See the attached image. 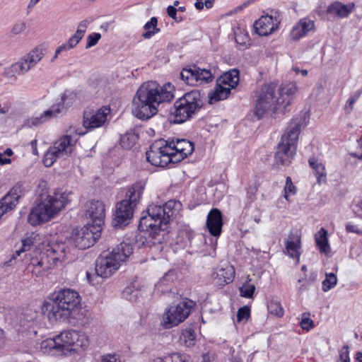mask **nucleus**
Returning <instances> with one entry per match:
<instances>
[{
    "mask_svg": "<svg viewBox=\"0 0 362 362\" xmlns=\"http://www.w3.org/2000/svg\"><path fill=\"white\" fill-rule=\"evenodd\" d=\"M133 113L137 118L142 120L148 119L158 112V107L153 103L146 102L136 96L133 100Z\"/></svg>",
    "mask_w": 362,
    "mask_h": 362,
    "instance_id": "nucleus-19",
    "label": "nucleus"
},
{
    "mask_svg": "<svg viewBox=\"0 0 362 362\" xmlns=\"http://www.w3.org/2000/svg\"><path fill=\"white\" fill-rule=\"evenodd\" d=\"M21 192V186L16 185L0 200V218L5 213L13 210L16 207Z\"/></svg>",
    "mask_w": 362,
    "mask_h": 362,
    "instance_id": "nucleus-21",
    "label": "nucleus"
},
{
    "mask_svg": "<svg viewBox=\"0 0 362 362\" xmlns=\"http://www.w3.org/2000/svg\"><path fill=\"white\" fill-rule=\"evenodd\" d=\"M45 49L42 46H39L21 58L25 67L28 66V71L34 67L44 57Z\"/></svg>",
    "mask_w": 362,
    "mask_h": 362,
    "instance_id": "nucleus-29",
    "label": "nucleus"
},
{
    "mask_svg": "<svg viewBox=\"0 0 362 362\" xmlns=\"http://www.w3.org/2000/svg\"><path fill=\"white\" fill-rule=\"evenodd\" d=\"M59 158V156L56 154L53 151H51V148H49L44 156L43 163L46 167H50L53 165L56 160Z\"/></svg>",
    "mask_w": 362,
    "mask_h": 362,
    "instance_id": "nucleus-45",
    "label": "nucleus"
},
{
    "mask_svg": "<svg viewBox=\"0 0 362 362\" xmlns=\"http://www.w3.org/2000/svg\"><path fill=\"white\" fill-rule=\"evenodd\" d=\"M33 246V240L31 237H28L22 240V248L16 250L13 258L16 259L18 256H20L22 252L28 251Z\"/></svg>",
    "mask_w": 362,
    "mask_h": 362,
    "instance_id": "nucleus-48",
    "label": "nucleus"
},
{
    "mask_svg": "<svg viewBox=\"0 0 362 362\" xmlns=\"http://www.w3.org/2000/svg\"><path fill=\"white\" fill-rule=\"evenodd\" d=\"M251 279L247 276L246 281L240 287V296L246 298H253V295L255 291V286L250 284Z\"/></svg>",
    "mask_w": 362,
    "mask_h": 362,
    "instance_id": "nucleus-39",
    "label": "nucleus"
},
{
    "mask_svg": "<svg viewBox=\"0 0 362 362\" xmlns=\"http://www.w3.org/2000/svg\"><path fill=\"white\" fill-rule=\"evenodd\" d=\"M231 88L221 84L216 81L215 90L209 94V103L213 104L219 100L226 99L230 93Z\"/></svg>",
    "mask_w": 362,
    "mask_h": 362,
    "instance_id": "nucleus-32",
    "label": "nucleus"
},
{
    "mask_svg": "<svg viewBox=\"0 0 362 362\" xmlns=\"http://www.w3.org/2000/svg\"><path fill=\"white\" fill-rule=\"evenodd\" d=\"M355 102L354 100L349 98L346 101V105L344 106V111L346 114H350L354 108V105Z\"/></svg>",
    "mask_w": 362,
    "mask_h": 362,
    "instance_id": "nucleus-63",
    "label": "nucleus"
},
{
    "mask_svg": "<svg viewBox=\"0 0 362 362\" xmlns=\"http://www.w3.org/2000/svg\"><path fill=\"white\" fill-rule=\"evenodd\" d=\"M59 158V156L56 154L53 151H51V148H49L44 156L43 163L46 167H50L53 165L56 160Z\"/></svg>",
    "mask_w": 362,
    "mask_h": 362,
    "instance_id": "nucleus-46",
    "label": "nucleus"
},
{
    "mask_svg": "<svg viewBox=\"0 0 362 362\" xmlns=\"http://www.w3.org/2000/svg\"><path fill=\"white\" fill-rule=\"evenodd\" d=\"M235 42L242 46H248L250 45V38L247 34L242 33L240 32L239 33H235Z\"/></svg>",
    "mask_w": 362,
    "mask_h": 362,
    "instance_id": "nucleus-53",
    "label": "nucleus"
},
{
    "mask_svg": "<svg viewBox=\"0 0 362 362\" xmlns=\"http://www.w3.org/2000/svg\"><path fill=\"white\" fill-rule=\"evenodd\" d=\"M35 253L36 255L39 253L40 255L34 256L31 253L26 254L25 255H28L30 257L28 270L30 271L37 276H42L46 271L55 266L57 262H62L60 257L50 255V252H47V253H42L35 251Z\"/></svg>",
    "mask_w": 362,
    "mask_h": 362,
    "instance_id": "nucleus-11",
    "label": "nucleus"
},
{
    "mask_svg": "<svg viewBox=\"0 0 362 362\" xmlns=\"http://www.w3.org/2000/svg\"><path fill=\"white\" fill-rule=\"evenodd\" d=\"M88 23H89V22L87 20H83V21H81L80 23L78 24L77 30L75 33L76 34H78V35H80L81 37H83V36L86 32V29H87Z\"/></svg>",
    "mask_w": 362,
    "mask_h": 362,
    "instance_id": "nucleus-58",
    "label": "nucleus"
},
{
    "mask_svg": "<svg viewBox=\"0 0 362 362\" xmlns=\"http://www.w3.org/2000/svg\"><path fill=\"white\" fill-rule=\"evenodd\" d=\"M110 108L103 107L96 112L85 111L83 112V125L87 129H93L105 124Z\"/></svg>",
    "mask_w": 362,
    "mask_h": 362,
    "instance_id": "nucleus-18",
    "label": "nucleus"
},
{
    "mask_svg": "<svg viewBox=\"0 0 362 362\" xmlns=\"http://www.w3.org/2000/svg\"><path fill=\"white\" fill-rule=\"evenodd\" d=\"M299 124H295L288 128L287 132L282 136L277 146L274 155V165L277 168L287 166L291 163L296 151V144L300 134Z\"/></svg>",
    "mask_w": 362,
    "mask_h": 362,
    "instance_id": "nucleus-7",
    "label": "nucleus"
},
{
    "mask_svg": "<svg viewBox=\"0 0 362 362\" xmlns=\"http://www.w3.org/2000/svg\"><path fill=\"white\" fill-rule=\"evenodd\" d=\"M306 315L307 313L303 314L302 320L300 322V325L303 329L309 331L314 327V322L313 320ZM308 315H309V314H308Z\"/></svg>",
    "mask_w": 362,
    "mask_h": 362,
    "instance_id": "nucleus-52",
    "label": "nucleus"
},
{
    "mask_svg": "<svg viewBox=\"0 0 362 362\" xmlns=\"http://www.w3.org/2000/svg\"><path fill=\"white\" fill-rule=\"evenodd\" d=\"M268 15H269V18H270L271 20L272 21H274V24H276L279 26V25L280 24L281 21V15H280L279 12L276 10H272L270 11V13Z\"/></svg>",
    "mask_w": 362,
    "mask_h": 362,
    "instance_id": "nucleus-59",
    "label": "nucleus"
},
{
    "mask_svg": "<svg viewBox=\"0 0 362 362\" xmlns=\"http://www.w3.org/2000/svg\"><path fill=\"white\" fill-rule=\"evenodd\" d=\"M195 334L192 329H186L182 332L180 337V342L185 346L189 347L194 344Z\"/></svg>",
    "mask_w": 362,
    "mask_h": 362,
    "instance_id": "nucleus-38",
    "label": "nucleus"
},
{
    "mask_svg": "<svg viewBox=\"0 0 362 362\" xmlns=\"http://www.w3.org/2000/svg\"><path fill=\"white\" fill-rule=\"evenodd\" d=\"M41 349L44 352L56 350L59 352V344L57 340V335L54 338H48L41 343Z\"/></svg>",
    "mask_w": 362,
    "mask_h": 362,
    "instance_id": "nucleus-41",
    "label": "nucleus"
},
{
    "mask_svg": "<svg viewBox=\"0 0 362 362\" xmlns=\"http://www.w3.org/2000/svg\"><path fill=\"white\" fill-rule=\"evenodd\" d=\"M67 202V194L64 192L47 195L32 209L28 218V222L32 226H37L49 221L65 207Z\"/></svg>",
    "mask_w": 362,
    "mask_h": 362,
    "instance_id": "nucleus-5",
    "label": "nucleus"
},
{
    "mask_svg": "<svg viewBox=\"0 0 362 362\" xmlns=\"http://www.w3.org/2000/svg\"><path fill=\"white\" fill-rule=\"evenodd\" d=\"M28 71V66L25 67L20 59L17 62L13 64L5 69V76L8 78L16 81L17 75H23Z\"/></svg>",
    "mask_w": 362,
    "mask_h": 362,
    "instance_id": "nucleus-33",
    "label": "nucleus"
},
{
    "mask_svg": "<svg viewBox=\"0 0 362 362\" xmlns=\"http://www.w3.org/2000/svg\"><path fill=\"white\" fill-rule=\"evenodd\" d=\"M169 151H172L171 144L168 141H157L146 151V160L153 165L165 167L171 160Z\"/></svg>",
    "mask_w": 362,
    "mask_h": 362,
    "instance_id": "nucleus-12",
    "label": "nucleus"
},
{
    "mask_svg": "<svg viewBox=\"0 0 362 362\" xmlns=\"http://www.w3.org/2000/svg\"><path fill=\"white\" fill-rule=\"evenodd\" d=\"M139 294V291L137 289H134L132 286L126 287L122 291L123 297L129 301L136 300Z\"/></svg>",
    "mask_w": 362,
    "mask_h": 362,
    "instance_id": "nucleus-44",
    "label": "nucleus"
},
{
    "mask_svg": "<svg viewBox=\"0 0 362 362\" xmlns=\"http://www.w3.org/2000/svg\"><path fill=\"white\" fill-rule=\"evenodd\" d=\"M132 252L133 245L124 242L117 245L111 252H103L96 259V274L103 278L110 277Z\"/></svg>",
    "mask_w": 362,
    "mask_h": 362,
    "instance_id": "nucleus-4",
    "label": "nucleus"
},
{
    "mask_svg": "<svg viewBox=\"0 0 362 362\" xmlns=\"http://www.w3.org/2000/svg\"><path fill=\"white\" fill-rule=\"evenodd\" d=\"M134 208L127 202L122 200L116 204L115 212L112 225L115 228H122L129 224L133 217Z\"/></svg>",
    "mask_w": 362,
    "mask_h": 362,
    "instance_id": "nucleus-17",
    "label": "nucleus"
},
{
    "mask_svg": "<svg viewBox=\"0 0 362 362\" xmlns=\"http://www.w3.org/2000/svg\"><path fill=\"white\" fill-rule=\"evenodd\" d=\"M315 26L313 21L307 18H302L293 28L290 35L293 40L297 41L307 35L309 32L315 30Z\"/></svg>",
    "mask_w": 362,
    "mask_h": 362,
    "instance_id": "nucleus-23",
    "label": "nucleus"
},
{
    "mask_svg": "<svg viewBox=\"0 0 362 362\" xmlns=\"http://www.w3.org/2000/svg\"><path fill=\"white\" fill-rule=\"evenodd\" d=\"M300 243V235L298 233L291 232L286 240V250L290 257L299 259Z\"/></svg>",
    "mask_w": 362,
    "mask_h": 362,
    "instance_id": "nucleus-28",
    "label": "nucleus"
},
{
    "mask_svg": "<svg viewBox=\"0 0 362 362\" xmlns=\"http://www.w3.org/2000/svg\"><path fill=\"white\" fill-rule=\"evenodd\" d=\"M27 28V24L23 21H18L16 23L11 29V35H17L23 33Z\"/></svg>",
    "mask_w": 362,
    "mask_h": 362,
    "instance_id": "nucleus-50",
    "label": "nucleus"
},
{
    "mask_svg": "<svg viewBox=\"0 0 362 362\" xmlns=\"http://www.w3.org/2000/svg\"><path fill=\"white\" fill-rule=\"evenodd\" d=\"M78 293L70 288L55 291L52 298L45 301L42 310L49 321L65 320L80 304Z\"/></svg>",
    "mask_w": 362,
    "mask_h": 362,
    "instance_id": "nucleus-3",
    "label": "nucleus"
},
{
    "mask_svg": "<svg viewBox=\"0 0 362 362\" xmlns=\"http://www.w3.org/2000/svg\"><path fill=\"white\" fill-rule=\"evenodd\" d=\"M170 158H171L170 163H176L181 160H182L186 157H184V155L182 153H179L172 148V151H169Z\"/></svg>",
    "mask_w": 362,
    "mask_h": 362,
    "instance_id": "nucleus-57",
    "label": "nucleus"
},
{
    "mask_svg": "<svg viewBox=\"0 0 362 362\" xmlns=\"http://www.w3.org/2000/svg\"><path fill=\"white\" fill-rule=\"evenodd\" d=\"M268 312L276 317H281L284 315V309L277 300H272L267 305Z\"/></svg>",
    "mask_w": 362,
    "mask_h": 362,
    "instance_id": "nucleus-42",
    "label": "nucleus"
},
{
    "mask_svg": "<svg viewBox=\"0 0 362 362\" xmlns=\"http://www.w3.org/2000/svg\"><path fill=\"white\" fill-rule=\"evenodd\" d=\"M346 230L348 233H354L358 235L362 234V231L359 230L356 226L350 223L346 224Z\"/></svg>",
    "mask_w": 362,
    "mask_h": 362,
    "instance_id": "nucleus-61",
    "label": "nucleus"
},
{
    "mask_svg": "<svg viewBox=\"0 0 362 362\" xmlns=\"http://www.w3.org/2000/svg\"><path fill=\"white\" fill-rule=\"evenodd\" d=\"M158 25V19L156 17H152L149 21L146 23L144 26V29L146 30L145 33L142 34V37L144 39H150L156 33H158L160 30L157 27Z\"/></svg>",
    "mask_w": 362,
    "mask_h": 362,
    "instance_id": "nucleus-36",
    "label": "nucleus"
},
{
    "mask_svg": "<svg viewBox=\"0 0 362 362\" xmlns=\"http://www.w3.org/2000/svg\"><path fill=\"white\" fill-rule=\"evenodd\" d=\"M250 316V309L248 306L245 305L238 309L237 313V321L242 322L244 320H247Z\"/></svg>",
    "mask_w": 362,
    "mask_h": 362,
    "instance_id": "nucleus-51",
    "label": "nucleus"
},
{
    "mask_svg": "<svg viewBox=\"0 0 362 362\" xmlns=\"http://www.w3.org/2000/svg\"><path fill=\"white\" fill-rule=\"evenodd\" d=\"M177 10L174 6H168L167 8V13L168 16L172 18H175V16L177 15Z\"/></svg>",
    "mask_w": 362,
    "mask_h": 362,
    "instance_id": "nucleus-64",
    "label": "nucleus"
},
{
    "mask_svg": "<svg viewBox=\"0 0 362 362\" xmlns=\"http://www.w3.org/2000/svg\"><path fill=\"white\" fill-rule=\"evenodd\" d=\"M180 78L187 85L198 86L212 81L214 76L210 69H201L193 65L183 68L180 72Z\"/></svg>",
    "mask_w": 362,
    "mask_h": 362,
    "instance_id": "nucleus-14",
    "label": "nucleus"
},
{
    "mask_svg": "<svg viewBox=\"0 0 362 362\" xmlns=\"http://www.w3.org/2000/svg\"><path fill=\"white\" fill-rule=\"evenodd\" d=\"M139 136L132 132H127L120 138V144L124 148H131L138 141Z\"/></svg>",
    "mask_w": 362,
    "mask_h": 362,
    "instance_id": "nucleus-37",
    "label": "nucleus"
},
{
    "mask_svg": "<svg viewBox=\"0 0 362 362\" xmlns=\"http://www.w3.org/2000/svg\"><path fill=\"white\" fill-rule=\"evenodd\" d=\"M355 4L349 3L344 4L343 3L336 1L330 4L327 8V13L338 18H347L354 11Z\"/></svg>",
    "mask_w": 362,
    "mask_h": 362,
    "instance_id": "nucleus-24",
    "label": "nucleus"
},
{
    "mask_svg": "<svg viewBox=\"0 0 362 362\" xmlns=\"http://www.w3.org/2000/svg\"><path fill=\"white\" fill-rule=\"evenodd\" d=\"M101 38L100 33L90 34L87 36V44L86 46V49H89L95 46Z\"/></svg>",
    "mask_w": 362,
    "mask_h": 362,
    "instance_id": "nucleus-54",
    "label": "nucleus"
},
{
    "mask_svg": "<svg viewBox=\"0 0 362 362\" xmlns=\"http://www.w3.org/2000/svg\"><path fill=\"white\" fill-rule=\"evenodd\" d=\"M253 27L259 36H267L279 28V26L269 18V15L261 16L254 23Z\"/></svg>",
    "mask_w": 362,
    "mask_h": 362,
    "instance_id": "nucleus-25",
    "label": "nucleus"
},
{
    "mask_svg": "<svg viewBox=\"0 0 362 362\" xmlns=\"http://www.w3.org/2000/svg\"><path fill=\"white\" fill-rule=\"evenodd\" d=\"M277 84L271 83L264 85L256 101L254 115L257 119H262L266 112L272 108L275 114L284 115L290 105L292 95L296 90L294 84H286L277 88Z\"/></svg>",
    "mask_w": 362,
    "mask_h": 362,
    "instance_id": "nucleus-2",
    "label": "nucleus"
},
{
    "mask_svg": "<svg viewBox=\"0 0 362 362\" xmlns=\"http://www.w3.org/2000/svg\"><path fill=\"white\" fill-rule=\"evenodd\" d=\"M102 362H121L117 354H106L102 356Z\"/></svg>",
    "mask_w": 362,
    "mask_h": 362,
    "instance_id": "nucleus-60",
    "label": "nucleus"
},
{
    "mask_svg": "<svg viewBox=\"0 0 362 362\" xmlns=\"http://www.w3.org/2000/svg\"><path fill=\"white\" fill-rule=\"evenodd\" d=\"M85 215L90 220V225L95 226V228L102 230L105 218V204L100 200H90L85 206Z\"/></svg>",
    "mask_w": 362,
    "mask_h": 362,
    "instance_id": "nucleus-15",
    "label": "nucleus"
},
{
    "mask_svg": "<svg viewBox=\"0 0 362 362\" xmlns=\"http://www.w3.org/2000/svg\"><path fill=\"white\" fill-rule=\"evenodd\" d=\"M76 142V140H74L71 135H64L57 140L49 148L60 158H65L71 154L73 146Z\"/></svg>",
    "mask_w": 362,
    "mask_h": 362,
    "instance_id": "nucleus-20",
    "label": "nucleus"
},
{
    "mask_svg": "<svg viewBox=\"0 0 362 362\" xmlns=\"http://www.w3.org/2000/svg\"><path fill=\"white\" fill-rule=\"evenodd\" d=\"M173 88L170 83L160 86L155 81H148L139 87L135 96L158 107L160 103L169 102L174 98Z\"/></svg>",
    "mask_w": 362,
    "mask_h": 362,
    "instance_id": "nucleus-8",
    "label": "nucleus"
},
{
    "mask_svg": "<svg viewBox=\"0 0 362 362\" xmlns=\"http://www.w3.org/2000/svg\"><path fill=\"white\" fill-rule=\"evenodd\" d=\"M95 226L87 223L80 230L76 229L72 234L71 240L79 250H86L93 246L100 237L102 230L95 228Z\"/></svg>",
    "mask_w": 362,
    "mask_h": 362,
    "instance_id": "nucleus-13",
    "label": "nucleus"
},
{
    "mask_svg": "<svg viewBox=\"0 0 362 362\" xmlns=\"http://www.w3.org/2000/svg\"><path fill=\"white\" fill-rule=\"evenodd\" d=\"M349 346H344L339 353V361L341 362H350Z\"/></svg>",
    "mask_w": 362,
    "mask_h": 362,
    "instance_id": "nucleus-55",
    "label": "nucleus"
},
{
    "mask_svg": "<svg viewBox=\"0 0 362 362\" xmlns=\"http://www.w3.org/2000/svg\"><path fill=\"white\" fill-rule=\"evenodd\" d=\"M59 344V353L68 355L78 353L81 349L84 350L89 345L86 334L76 330H66L57 335Z\"/></svg>",
    "mask_w": 362,
    "mask_h": 362,
    "instance_id": "nucleus-9",
    "label": "nucleus"
},
{
    "mask_svg": "<svg viewBox=\"0 0 362 362\" xmlns=\"http://www.w3.org/2000/svg\"><path fill=\"white\" fill-rule=\"evenodd\" d=\"M316 245L321 253L327 254L330 251L328 243L327 231L322 228L315 235Z\"/></svg>",
    "mask_w": 362,
    "mask_h": 362,
    "instance_id": "nucleus-34",
    "label": "nucleus"
},
{
    "mask_svg": "<svg viewBox=\"0 0 362 362\" xmlns=\"http://www.w3.org/2000/svg\"><path fill=\"white\" fill-rule=\"evenodd\" d=\"M145 185L141 182H137L133 184L126 192L124 201H127L128 203L134 208L140 202L141 196L144 191Z\"/></svg>",
    "mask_w": 362,
    "mask_h": 362,
    "instance_id": "nucleus-27",
    "label": "nucleus"
},
{
    "mask_svg": "<svg viewBox=\"0 0 362 362\" xmlns=\"http://www.w3.org/2000/svg\"><path fill=\"white\" fill-rule=\"evenodd\" d=\"M308 163L310 166L314 170L317 182L321 184L322 181H325L327 173L325 165L322 163L319 162L315 157L310 158Z\"/></svg>",
    "mask_w": 362,
    "mask_h": 362,
    "instance_id": "nucleus-35",
    "label": "nucleus"
},
{
    "mask_svg": "<svg viewBox=\"0 0 362 362\" xmlns=\"http://www.w3.org/2000/svg\"><path fill=\"white\" fill-rule=\"evenodd\" d=\"M235 277V269L230 264H226L225 267L218 268L214 277L217 285L221 288L233 282Z\"/></svg>",
    "mask_w": 362,
    "mask_h": 362,
    "instance_id": "nucleus-26",
    "label": "nucleus"
},
{
    "mask_svg": "<svg viewBox=\"0 0 362 362\" xmlns=\"http://www.w3.org/2000/svg\"><path fill=\"white\" fill-rule=\"evenodd\" d=\"M204 105L203 96L198 90L185 93L174 102L170 110L173 122L182 124L194 117Z\"/></svg>",
    "mask_w": 362,
    "mask_h": 362,
    "instance_id": "nucleus-6",
    "label": "nucleus"
},
{
    "mask_svg": "<svg viewBox=\"0 0 362 362\" xmlns=\"http://www.w3.org/2000/svg\"><path fill=\"white\" fill-rule=\"evenodd\" d=\"M66 250V246L65 243H54L49 246V248L47 249V252H50V255H53L54 256L60 257V259L63 261L65 257V252Z\"/></svg>",
    "mask_w": 362,
    "mask_h": 362,
    "instance_id": "nucleus-40",
    "label": "nucleus"
},
{
    "mask_svg": "<svg viewBox=\"0 0 362 362\" xmlns=\"http://www.w3.org/2000/svg\"><path fill=\"white\" fill-rule=\"evenodd\" d=\"M337 283V276L334 273L326 274L325 279L322 281V290L325 292L334 288Z\"/></svg>",
    "mask_w": 362,
    "mask_h": 362,
    "instance_id": "nucleus-43",
    "label": "nucleus"
},
{
    "mask_svg": "<svg viewBox=\"0 0 362 362\" xmlns=\"http://www.w3.org/2000/svg\"><path fill=\"white\" fill-rule=\"evenodd\" d=\"M194 305L193 300H187L170 306L163 315V327L170 329L178 325L189 316Z\"/></svg>",
    "mask_w": 362,
    "mask_h": 362,
    "instance_id": "nucleus-10",
    "label": "nucleus"
},
{
    "mask_svg": "<svg viewBox=\"0 0 362 362\" xmlns=\"http://www.w3.org/2000/svg\"><path fill=\"white\" fill-rule=\"evenodd\" d=\"M358 144L360 148L361 152L351 153L350 155L353 158H357L362 160V136L358 140Z\"/></svg>",
    "mask_w": 362,
    "mask_h": 362,
    "instance_id": "nucleus-62",
    "label": "nucleus"
},
{
    "mask_svg": "<svg viewBox=\"0 0 362 362\" xmlns=\"http://www.w3.org/2000/svg\"><path fill=\"white\" fill-rule=\"evenodd\" d=\"M223 216L221 211L216 208L212 209L208 214L206 227L210 234L218 237L222 232Z\"/></svg>",
    "mask_w": 362,
    "mask_h": 362,
    "instance_id": "nucleus-22",
    "label": "nucleus"
},
{
    "mask_svg": "<svg viewBox=\"0 0 362 362\" xmlns=\"http://www.w3.org/2000/svg\"><path fill=\"white\" fill-rule=\"evenodd\" d=\"M82 39L83 37H81L80 35L75 33L72 36H71L69 38L66 43L71 49H74Z\"/></svg>",
    "mask_w": 362,
    "mask_h": 362,
    "instance_id": "nucleus-56",
    "label": "nucleus"
},
{
    "mask_svg": "<svg viewBox=\"0 0 362 362\" xmlns=\"http://www.w3.org/2000/svg\"><path fill=\"white\" fill-rule=\"evenodd\" d=\"M67 98L68 96L66 94H63L59 102L52 105L47 110L45 111L39 116L32 117L31 118L27 119L25 125L28 126V127L39 126L44 124L50 119L57 117L59 114L63 112L66 109L65 103Z\"/></svg>",
    "mask_w": 362,
    "mask_h": 362,
    "instance_id": "nucleus-16",
    "label": "nucleus"
},
{
    "mask_svg": "<svg viewBox=\"0 0 362 362\" xmlns=\"http://www.w3.org/2000/svg\"><path fill=\"white\" fill-rule=\"evenodd\" d=\"M168 144H171V148L179 153H182L184 157L191 155L194 150V144L185 139H177L176 141L173 140L170 142L168 141Z\"/></svg>",
    "mask_w": 362,
    "mask_h": 362,
    "instance_id": "nucleus-30",
    "label": "nucleus"
},
{
    "mask_svg": "<svg viewBox=\"0 0 362 362\" xmlns=\"http://www.w3.org/2000/svg\"><path fill=\"white\" fill-rule=\"evenodd\" d=\"M221 84L228 86L227 87L235 88L240 81V72L237 69H232L223 74L216 80Z\"/></svg>",
    "mask_w": 362,
    "mask_h": 362,
    "instance_id": "nucleus-31",
    "label": "nucleus"
},
{
    "mask_svg": "<svg viewBox=\"0 0 362 362\" xmlns=\"http://www.w3.org/2000/svg\"><path fill=\"white\" fill-rule=\"evenodd\" d=\"M170 359L171 362H190V356L185 354L178 352H173L169 354L168 357L165 359Z\"/></svg>",
    "mask_w": 362,
    "mask_h": 362,
    "instance_id": "nucleus-47",
    "label": "nucleus"
},
{
    "mask_svg": "<svg viewBox=\"0 0 362 362\" xmlns=\"http://www.w3.org/2000/svg\"><path fill=\"white\" fill-rule=\"evenodd\" d=\"M182 204L180 202L169 200L164 205H149L147 216L140 218L138 226L141 231L148 233V242L153 245L160 244L164 240L163 233L171 218L176 216Z\"/></svg>",
    "mask_w": 362,
    "mask_h": 362,
    "instance_id": "nucleus-1",
    "label": "nucleus"
},
{
    "mask_svg": "<svg viewBox=\"0 0 362 362\" xmlns=\"http://www.w3.org/2000/svg\"><path fill=\"white\" fill-rule=\"evenodd\" d=\"M296 192V189L293 183L292 182L291 178L287 177L286 179V185L284 187V198L288 200L289 194L293 195Z\"/></svg>",
    "mask_w": 362,
    "mask_h": 362,
    "instance_id": "nucleus-49",
    "label": "nucleus"
}]
</instances>
